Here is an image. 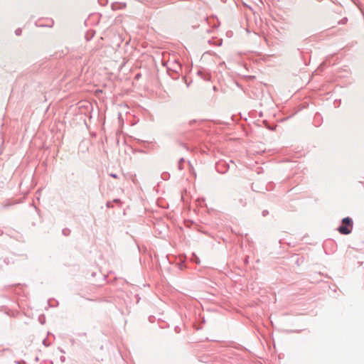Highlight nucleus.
Segmentation results:
<instances>
[{"label":"nucleus","mask_w":364,"mask_h":364,"mask_svg":"<svg viewBox=\"0 0 364 364\" xmlns=\"http://www.w3.org/2000/svg\"><path fill=\"white\" fill-rule=\"evenodd\" d=\"M352 228L353 221L350 218L347 217L342 220V225L338 228V231L343 235H348L351 232Z\"/></svg>","instance_id":"obj_1"},{"label":"nucleus","mask_w":364,"mask_h":364,"mask_svg":"<svg viewBox=\"0 0 364 364\" xmlns=\"http://www.w3.org/2000/svg\"><path fill=\"white\" fill-rule=\"evenodd\" d=\"M191 259L193 261H194L197 264L200 263V260H199L198 257L196 255H193V258H191Z\"/></svg>","instance_id":"obj_2"}]
</instances>
